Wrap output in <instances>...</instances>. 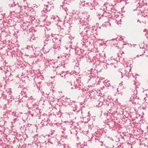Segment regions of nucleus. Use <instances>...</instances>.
<instances>
[{
    "label": "nucleus",
    "instance_id": "nucleus-1",
    "mask_svg": "<svg viewBox=\"0 0 148 148\" xmlns=\"http://www.w3.org/2000/svg\"><path fill=\"white\" fill-rule=\"evenodd\" d=\"M105 23V24H104V26L106 27H110L111 26V24L109 22H106Z\"/></svg>",
    "mask_w": 148,
    "mask_h": 148
},
{
    "label": "nucleus",
    "instance_id": "nucleus-2",
    "mask_svg": "<svg viewBox=\"0 0 148 148\" xmlns=\"http://www.w3.org/2000/svg\"><path fill=\"white\" fill-rule=\"evenodd\" d=\"M68 84H69V85H71V84L70 83V82H69V83H68Z\"/></svg>",
    "mask_w": 148,
    "mask_h": 148
}]
</instances>
